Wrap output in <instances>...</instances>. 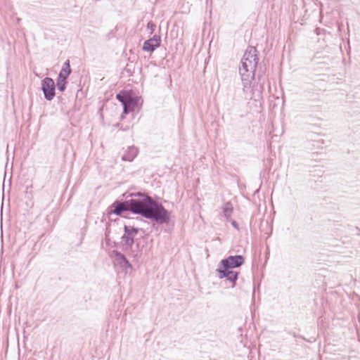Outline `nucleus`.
<instances>
[{
    "mask_svg": "<svg viewBox=\"0 0 360 360\" xmlns=\"http://www.w3.org/2000/svg\"><path fill=\"white\" fill-rule=\"evenodd\" d=\"M129 196L131 197V213L141 215L158 224L169 222L170 212L151 196L141 192L133 193Z\"/></svg>",
    "mask_w": 360,
    "mask_h": 360,
    "instance_id": "1",
    "label": "nucleus"
},
{
    "mask_svg": "<svg viewBox=\"0 0 360 360\" xmlns=\"http://www.w3.org/2000/svg\"><path fill=\"white\" fill-rule=\"evenodd\" d=\"M255 47L250 46L247 48L241 60L239 73L243 85V91L246 92L251 86L255 78L256 68L258 64V57Z\"/></svg>",
    "mask_w": 360,
    "mask_h": 360,
    "instance_id": "2",
    "label": "nucleus"
},
{
    "mask_svg": "<svg viewBox=\"0 0 360 360\" xmlns=\"http://www.w3.org/2000/svg\"><path fill=\"white\" fill-rule=\"evenodd\" d=\"M124 234L121 237V245L124 251L131 250L134 244L135 237L139 232V229L133 226L124 225L123 227Z\"/></svg>",
    "mask_w": 360,
    "mask_h": 360,
    "instance_id": "3",
    "label": "nucleus"
},
{
    "mask_svg": "<svg viewBox=\"0 0 360 360\" xmlns=\"http://www.w3.org/2000/svg\"><path fill=\"white\" fill-rule=\"evenodd\" d=\"M244 262L245 258L242 255L229 256L227 258L221 260L218 268L231 270L240 267Z\"/></svg>",
    "mask_w": 360,
    "mask_h": 360,
    "instance_id": "4",
    "label": "nucleus"
},
{
    "mask_svg": "<svg viewBox=\"0 0 360 360\" xmlns=\"http://www.w3.org/2000/svg\"><path fill=\"white\" fill-rule=\"evenodd\" d=\"M41 91L46 100L52 101L56 95V84L53 79L46 77L41 80Z\"/></svg>",
    "mask_w": 360,
    "mask_h": 360,
    "instance_id": "5",
    "label": "nucleus"
},
{
    "mask_svg": "<svg viewBox=\"0 0 360 360\" xmlns=\"http://www.w3.org/2000/svg\"><path fill=\"white\" fill-rule=\"evenodd\" d=\"M131 198L125 200H115L110 207V212L121 216L125 212H131Z\"/></svg>",
    "mask_w": 360,
    "mask_h": 360,
    "instance_id": "6",
    "label": "nucleus"
},
{
    "mask_svg": "<svg viewBox=\"0 0 360 360\" xmlns=\"http://www.w3.org/2000/svg\"><path fill=\"white\" fill-rule=\"evenodd\" d=\"M217 272L219 278H226L232 283V287H234L236 282L238 278V272L225 269H217Z\"/></svg>",
    "mask_w": 360,
    "mask_h": 360,
    "instance_id": "7",
    "label": "nucleus"
},
{
    "mask_svg": "<svg viewBox=\"0 0 360 360\" xmlns=\"http://www.w3.org/2000/svg\"><path fill=\"white\" fill-rule=\"evenodd\" d=\"M112 255L115 257L117 261V265L125 271L128 269H132V265L127 259L126 256L118 250H114L112 251Z\"/></svg>",
    "mask_w": 360,
    "mask_h": 360,
    "instance_id": "8",
    "label": "nucleus"
},
{
    "mask_svg": "<svg viewBox=\"0 0 360 360\" xmlns=\"http://www.w3.org/2000/svg\"><path fill=\"white\" fill-rule=\"evenodd\" d=\"M160 36L155 34L153 37L144 41L143 50L145 51L153 52L160 46Z\"/></svg>",
    "mask_w": 360,
    "mask_h": 360,
    "instance_id": "9",
    "label": "nucleus"
},
{
    "mask_svg": "<svg viewBox=\"0 0 360 360\" xmlns=\"http://www.w3.org/2000/svg\"><path fill=\"white\" fill-rule=\"evenodd\" d=\"M139 150L136 147L132 146H129L127 150H125L124 153L122 156L123 161L131 162L137 156Z\"/></svg>",
    "mask_w": 360,
    "mask_h": 360,
    "instance_id": "10",
    "label": "nucleus"
},
{
    "mask_svg": "<svg viewBox=\"0 0 360 360\" xmlns=\"http://www.w3.org/2000/svg\"><path fill=\"white\" fill-rule=\"evenodd\" d=\"M138 98L132 96L126 103L123 105V114H128L134 110L138 105Z\"/></svg>",
    "mask_w": 360,
    "mask_h": 360,
    "instance_id": "11",
    "label": "nucleus"
},
{
    "mask_svg": "<svg viewBox=\"0 0 360 360\" xmlns=\"http://www.w3.org/2000/svg\"><path fill=\"white\" fill-rule=\"evenodd\" d=\"M67 84H68L67 78L62 76V75H58L57 79H56V84L58 89L61 92L64 91L66 89Z\"/></svg>",
    "mask_w": 360,
    "mask_h": 360,
    "instance_id": "12",
    "label": "nucleus"
},
{
    "mask_svg": "<svg viewBox=\"0 0 360 360\" xmlns=\"http://www.w3.org/2000/svg\"><path fill=\"white\" fill-rule=\"evenodd\" d=\"M133 96L127 93L126 91H120L116 96L117 99L122 103V106L126 105L127 102Z\"/></svg>",
    "mask_w": 360,
    "mask_h": 360,
    "instance_id": "13",
    "label": "nucleus"
},
{
    "mask_svg": "<svg viewBox=\"0 0 360 360\" xmlns=\"http://www.w3.org/2000/svg\"><path fill=\"white\" fill-rule=\"evenodd\" d=\"M72 70L70 68V60H67L62 67V69L58 75H62L68 79V76L71 74Z\"/></svg>",
    "mask_w": 360,
    "mask_h": 360,
    "instance_id": "14",
    "label": "nucleus"
},
{
    "mask_svg": "<svg viewBox=\"0 0 360 360\" xmlns=\"http://www.w3.org/2000/svg\"><path fill=\"white\" fill-rule=\"evenodd\" d=\"M222 210H223V213L224 214V217L227 219H229L231 217V214H232L233 210V207L232 204L230 202H227L224 203L223 207H222Z\"/></svg>",
    "mask_w": 360,
    "mask_h": 360,
    "instance_id": "15",
    "label": "nucleus"
},
{
    "mask_svg": "<svg viewBox=\"0 0 360 360\" xmlns=\"http://www.w3.org/2000/svg\"><path fill=\"white\" fill-rule=\"evenodd\" d=\"M156 25L153 21H149L147 24V29L151 31L153 33L155 30Z\"/></svg>",
    "mask_w": 360,
    "mask_h": 360,
    "instance_id": "16",
    "label": "nucleus"
},
{
    "mask_svg": "<svg viewBox=\"0 0 360 360\" xmlns=\"http://www.w3.org/2000/svg\"><path fill=\"white\" fill-rule=\"evenodd\" d=\"M231 225L237 230L239 229L238 224L235 220L231 221Z\"/></svg>",
    "mask_w": 360,
    "mask_h": 360,
    "instance_id": "17",
    "label": "nucleus"
},
{
    "mask_svg": "<svg viewBox=\"0 0 360 360\" xmlns=\"http://www.w3.org/2000/svg\"><path fill=\"white\" fill-rule=\"evenodd\" d=\"M262 77V75L261 74H259H259H258V78H259V79H260V78H261Z\"/></svg>",
    "mask_w": 360,
    "mask_h": 360,
    "instance_id": "18",
    "label": "nucleus"
}]
</instances>
